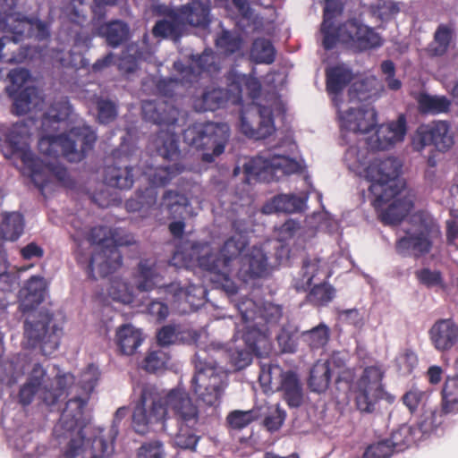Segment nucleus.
<instances>
[{"label": "nucleus", "mask_w": 458, "mask_h": 458, "mask_svg": "<svg viewBox=\"0 0 458 458\" xmlns=\"http://www.w3.org/2000/svg\"><path fill=\"white\" fill-rule=\"evenodd\" d=\"M168 411L176 423H199V408L185 390L173 388L165 392L154 385L145 384L133 411L132 427L139 434H144L152 423L162 422L165 428Z\"/></svg>", "instance_id": "obj_1"}, {"label": "nucleus", "mask_w": 458, "mask_h": 458, "mask_svg": "<svg viewBox=\"0 0 458 458\" xmlns=\"http://www.w3.org/2000/svg\"><path fill=\"white\" fill-rule=\"evenodd\" d=\"M402 165L395 157L375 158L365 169V177L371 182L369 191L371 205L385 225H398L413 208L411 200L395 198L400 190L396 179Z\"/></svg>", "instance_id": "obj_2"}, {"label": "nucleus", "mask_w": 458, "mask_h": 458, "mask_svg": "<svg viewBox=\"0 0 458 458\" xmlns=\"http://www.w3.org/2000/svg\"><path fill=\"white\" fill-rule=\"evenodd\" d=\"M248 244L247 236L242 233H236L228 238L217 253L213 252L207 242H195L191 247L189 258L184 251L177 250L174 252L170 263L175 267H184L196 260L199 267L212 275V282L217 284L227 293L234 294L238 287L230 277L231 263L241 255Z\"/></svg>", "instance_id": "obj_3"}, {"label": "nucleus", "mask_w": 458, "mask_h": 458, "mask_svg": "<svg viewBox=\"0 0 458 458\" xmlns=\"http://www.w3.org/2000/svg\"><path fill=\"white\" fill-rule=\"evenodd\" d=\"M87 400L76 396L67 401L59 421L53 429L54 437L61 443L62 439H69L64 452V458H110L114 446L108 444L104 436L95 437L89 445L81 422Z\"/></svg>", "instance_id": "obj_4"}, {"label": "nucleus", "mask_w": 458, "mask_h": 458, "mask_svg": "<svg viewBox=\"0 0 458 458\" xmlns=\"http://www.w3.org/2000/svg\"><path fill=\"white\" fill-rule=\"evenodd\" d=\"M1 151L5 158L18 157L23 165L22 174L41 191L53 180L63 184H67L70 181L66 167L59 164L45 163L32 152L27 138L14 129L5 135L1 144Z\"/></svg>", "instance_id": "obj_5"}, {"label": "nucleus", "mask_w": 458, "mask_h": 458, "mask_svg": "<svg viewBox=\"0 0 458 458\" xmlns=\"http://www.w3.org/2000/svg\"><path fill=\"white\" fill-rule=\"evenodd\" d=\"M335 8L331 0H326L321 33L322 46L326 50H332L338 42L357 51H366L382 46L383 40L372 28L364 25L357 19H349L337 28L332 21Z\"/></svg>", "instance_id": "obj_6"}, {"label": "nucleus", "mask_w": 458, "mask_h": 458, "mask_svg": "<svg viewBox=\"0 0 458 458\" xmlns=\"http://www.w3.org/2000/svg\"><path fill=\"white\" fill-rule=\"evenodd\" d=\"M179 111L169 101L164 99L147 100L142 103L144 120L157 125L174 126ZM157 154L166 160H174L180 155L179 138L170 128L161 129L152 140Z\"/></svg>", "instance_id": "obj_7"}, {"label": "nucleus", "mask_w": 458, "mask_h": 458, "mask_svg": "<svg viewBox=\"0 0 458 458\" xmlns=\"http://www.w3.org/2000/svg\"><path fill=\"white\" fill-rule=\"evenodd\" d=\"M97 140V135L89 126L72 128L68 133L42 136L38 143V150L46 157H64L69 162H80L86 157Z\"/></svg>", "instance_id": "obj_8"}, {"label": "nucleus", "mask_w": 458, "mask_h": 458, "mask_svg": "<svg viewBox=\"0 0 458 458\" xmlns=\"http://www.w3.org/2000/svg\"><path fill=\"white\" fill-rule=\"evenodd\" d=\"M27 314L23 330L26 345L39 347L43 355H51L60 344L63 330L53 324V315L48 311L36 310Z\"/></svg>", "instance_id": "obj_9"}, {"label": "nucleus", "mask_w": 458, "mask_h": 458, "mask_svg": "<svg viewBox=\"0 0 458 458\" xmlns=\"http://www.w3.org/2000/svg\"><path fill=\"white\" fill-rule=\"evenodd\" d=\"M223 373L217 370L216 362L208 358L205 351L195 354V374L191 387L198 398L208 406L215 405L224 389Z\"/></svg>", "instance_id": "obj_10"}, {"label": "nucleus", "mask_w": 458, "mask_h": 458, "mask_svg": "<svg viewBox=\"0 0 458 458\" xmlns=\"http://www.w3.org/2000/svg\"><path fill=\"white\" fill-rule=\"evenodd\" d=\"M385 376L386 369L379 362L366 366L362 369L353 385L355 405L360 412H374L378 402L387 395L383 383Z\"/></svg>", "instance_id": "obj_11"}, {"label": "nucleus", "mask_w": 458, "mask_h": 458, "mask_svg": "<svg viewBox=\"0 0 458 458\" xmlns=\"http://www.w3.org/2000/svg\"><path fill=\"white\" fill-rule=\"evenodd\" d=\"M243 170L245 182L250 184L255 182L278 181L284 175L301 173L302 167L295 159L286 156L259 155L245 163Z\"/></svg>", "instance_id": "obj_12"}, {"label": "nucleus", "mask_w": 458, "mask_h": 458, "mask_svg": "<svg viewBox=\"0 0 458 458\" xmlns=\"http://www.w3.org/2000/svg\"><path fill=\"white\" fill-rule=\"evenodd\" d=\"M228 136L225 124L210 122L196 123L183 131V140L189 146L197 149H212V153L203 154V160L208 162L224 152Z\"/></svg>", "instance_id": "obj_13"}, {"label": "nucleus", "mask_w": 458, "mask_h": 458, "mask_svg": "<svg viewBox=\"0 0 458 458\" xmlns=\"http://www.w3.org/2000/svg\"><path fill=\"white\" fill-rule=\"evenodd\" d=\"M215 59L212 54L203 53L193 59L191 65H185L181 61L174 62V69L178 72L179 77L160 80L157 84V90L163 96L171 98L174 95V86L178 83L190 87L198 82L204 72L209 75L216 74L220 71V66Z\"/></svg>", "instance_id": "obj_14"}, {"label": "nucleus", "mask_w": 458, "mask_h": 458, "mask_svg": "<svg viewBox=\"0 0 458 458\" xmlns=\"http://www.w3.org/2000/svg\"><path fill=\"white\" fill-rule=\"evenodd\" d=\"M89 241L98 245L92 253L87 266L89 277L96 279L94 272L97 269L100 276L106 277L116 271L123 264V256L116 244H107L106 227L98 226L91 229Z\"/></svg>", "instance_id": "obj_15"}, {"label": "nucleus", "mask_w": 458, "mask_h": 458, "mask_svg": "<svg viewBox=\"0 0 458 458\" xmlns=\"http://www.w3.org/2000/svg\"><path fill=\"white\" fill-rule=\"evenodd\" d=\"M440 394V407L422 413L420 427L426 431L437 430L446 422L448 416L458 414V378L447 377Z\"/></svg>", "instance_id": "obj_16"}, {"label": "nucleus", "mask_w": 458, "mask_h": 458, "mask_svg": "<svg viewBox=\"0 0 458 458\" xmlns=\"http://www.w3.org/2000/svg\"><path fill=\"white\" fill-rule=\"evenodd\" d=\"M454 144L451 124L447 121L435 120L420 124L412 138V148L422 151L426 147L433 146L439 152L448 151Z\"/></svg>", "instance_id": "obj_17"}, {"label": "nucleus", "mask_w": 458, "mask_h": 458, "mask_svg": "<svg viewBox=\"0 0 458 458\" xmlns=\"http://www.w3.org/2000/svg\"><path fill=\"white\" fill-rule=\"evenodd\" d=\"M11 82L10 95L13 99V112L17 115L25 114L37 107L41 101L38 88L27 86L30 72L25 68L13 69L8 73Z\"/></svg>", "instance_id": "obj_18"}, {"label": "nucleus", "mask_w": 458, "mask_h": 458, "mask_svg": "<svg viewBox=\"0 0 458 458\" xmlns=\"http://www.w3.org/2000/svg\"><path fill=\"white\" fill-rule=\"evenodd\" d=\"M236 308L244 323L256 321L269 334L273 329L279 327L284 316L283 306L270 301H265L259 306L256 301L250 298H242Z\"/></svg>", "instance_id": "obj_19"}, {"label": "nucleus", "mask_w": 458, "mask_h": 458, "mask_svg": "<svg viewBox=\"0 0 458 458\" xmlns=\"http://www.w3.org/2000/svg\"><path fill=\"white\" fill-rule=\"evenodd\" d=\"M68 379L69 377L66 375H58L42 388L26 382L19 392L20 403L23 405L30 404L35 394L38 393L42 402L47 406L53 407L67 395Z\"/></svg>", "instance_id": "obj_20"}, {"label": "nucleus", "mask_w": 458, "mask_h": 458, "mask_svg": "<svg viewBox=\"0 0 458 458\" xmlns=\"http://www.w3.org/2000/svg\"><path fill=\"white\" fill-rule=\"evenodd\" d=\"M137 288L140 291L148 292L156 287H163L160 284V276L157 271L156 262L149 259H141L138 265ZM165 292L173 295L176 300L184 297L187 302L191 301V289L181 286L179 283L173 282L164 285Z\"/></svg>", "instance_id": "obj_21"}, {"label": "nucleus", "mask_w": 458, "mask_h": 458, "mask_svg": "<svg viewBox=\"0 0 458 458\" xmlns=\"http://www.w3.org/2000/svg\"><path fill=\"white\" fill-rule=\"evenodd\" d=\"M432 226L425 225L413 231H407L395 242L396 252L403 257H420L429 253L432 249Z\"/></svg>", "instance_id": "obj_22"}, {"label": "nucleus", "mask_w": 458, "mask_h": 458, "mask_svg": "<svg viewBox=\"0 0 458 458\" xmlns=\"http://www.w3.org/2000/svg\"><path fill=\"white\" fill-rule=\"evenodd\" d=\"M190 206V200L185 194L177 191L166 190L161 199L159 209L165 211L169 218L180 220L172 222L168 228L174 238H182L184 233L185 223L183 214Z\"/></svg>", "instance_id": "obj_23"}, {"label": "nucleus", "mask_w": 458, "mask_h": 458, "mask_svg": "<svg viewBox=\"0 0 458 458\" xmlns=\"http://www.w3.org/2000/svg\"><path fill=\"white\" fill-rule=\"evenodd\" d=\"M241 131L249 138L256 140L267 138L275 131L271 112L265 107H259L257 114H242Z\"/></svg>", "instance_id": "obj_24"}, {"label": "nucleus", "mask_w": 458, "mask_h": 458, "mask_svg": "<svg viewBox=\"0 0 458 458\" xmlns=\"http://www.w3.org/2000/svg\"><path fill=\"white\" fill-rule=\"evenodd\" d=\"M267 274V257L261 249L254 247L241 258L237 276L243 283L266 277Z\"/></svg>", "instance_id": "obj_25"}, {"label": "nucleus", "mask_w": 458, "mask_h": 458, "mask_svg": "<svg viewBox=\"0 0 458 458\" xmlns=\"http://www.w3.org/2000/svg\"><path fill=\"white\" fill-rule=\"evenodd\" d=\"M32 19H29L20 13L14 11L13 6L8 7L4 12H0V30L7 31L13 34L8 37L14 45L28 38L31 33Z\"/></svg>", "instance_id": "obj_26"}, {"label": "nucleus", "mask_w": 458, "mask_h": 458, "mask_svg": "<svg viewBox=\"0 0 458 458\" xmlns=\"http://www.w3.org/2000/svg\"><path fill=\"white\" fill-rule=\"evenodd\" d=\"M47 285L44 277L32 276L26 281L19 292V310L22 314L36 311L37 307L43 302Z\"/></svg>", "instance_id": "obj_27"}, {"label": "nucleus", "mask_w": 458, "mask_h": 458, "mask_svg": "<svg viewBox=\"0 0 458 458\" xmlns=\"http://www.w3.org/2000/svg\"><path fill=\"white\" fill-rule=\"evenodd\" d=\"M377 125V112L374 108H350L341 116L342 131L367 133Z\"/></svg>", "instance_id": "obj_28"}, {"label": "nucleus", "mask_w": 458, "mask_h": 458, "mask_svg": "<svg viewBox=\"0 0 458 458\" xmlns=\"http://www.w3.org/2000/svg\"><path fill=\"white\" fill-rule=\"evenodd\" d=\"M428 335L437 351H448L458 342V325L451 318H440L433 324Z\"/></svg>", "instance_id": "obj_29"}, {"label": "nucleus", "mask_w": 458, "mask_h": 458, "mask_svg": "<svg viewBox=\"0 0 458 458\" xmlns=\"http://www.w3.org/2000/svg\"><path fill=\"white\" fill-rule=\"evenodd\" d=\"M421 419L422 414L419 416L415 426L403 424L392 432L390 437L386 440L393 452H403L412 444L421 440L424 435L432 432L426 431L420 427Z\"/></svg>", "instance_id": "obj_30"}, {"label": "nucleus", "mask_w": 458, "mask_h": 458, "mask_svg": "<svg viewBox=\"0 0 458 458\" xmlns=\"http://www.w3.org/2000/svg\"><path fill=\"white\" fill-rule=\"evenodd\" d=\"M250 323L244 327L242 340L246 348L258 357L268 354L271 349L270 334L260 327L256 321H249Z\"/></svg>", "instance_id": "obj_31"}, {"label": "nucleus", "mask_w": 458, "mask_h": 458, "mask_svg": "<svg viewBox=\"0 0 458 458\" xmlns=\"http://www.w3.org/2000/svg\"><path fill=\"white\" fill-rule=\"evenodd\" d=\"M406 134V120L403 115L397 121L381 124L375 133V148L380 150L388 149L396 142L403 140Z\"/></svg>", "instance_id": "obj_32"}, {"label": "nucleus", "mask_w": 458, "mask_h": 458, "mask_svg": "<svg viewBox=\"0 0 458 458\" xmlns=\"http://www.w3.org/2000/svg\"><path fill=\"white\" fill-rule=\"evenodd\" d=\"M176 12L182 27L188 24L193 27L206 28L210 23V8L199 1H192L188 4L182 5Z\"/></svg>", "instance_id": "obj_33"}, {"label": "nucleus", "mask_w": 458, "mask_h": 458, "mask_svg": "<svg viewBox=\"0 0 458 458\" xmlns=\"http://www.w3.org/2000/svg\"><path fill=\"white\" fill-rule=\"evenodd\" d=\"M143 341L141 331L131 324H123L116 329L114 343L123 355L134 354Z\"/></svg>", "instance_id": "obj_34"}, {"label": "nucleus", "mask_w": 458, "mask_h": 458, "mask_svg": "<svg viewBox=\"0 0 458 458\" xmlns=\"http://www.w3.org/2000/svg\"><path fill=\"white\" fill-rule=\"evenodd\" d=\"M133 167L114 163L104 170V182L106 185L119 190H129L134 182Z\"/></svg>", "instance_id": "obj_35"}, {"label": "nucleus", "mask_w": 458, "mask_h": 458, "mask_svg": "<svg viewBox=\"0 0 458 458\" xmlns=\"http://www.w3.org/2000/svg\"><path fill=\"white\" fill-rule=\"evenodd\" d=\"M98 35L106 39L107 46L115 48L130 38L129 25L121 20H113L101 24L98 29Z\"/></svg>", "instance_id": "obj_36"}, {"label": "nucleus", "mask_w": 458, "mask_h": 458, "mask_svg": "<svg viewBox=\"0 0 458 458\" xmlns=\"http://www.w3.org/2000/svg\"><path fill=\"white\" fill-rule=\"evenodd\" d=\"M229 100L228 91L220 87H207L200 97L194 100V107L199 112L216 111Z\"/></svg>", "instance_id": "obj_37"}, {"label": "nucleus", "mask_w": 458, "mask_h": 458, "mask_svg": "<svg viewBox=\"0 0 458 458\" xmlns=\"http://www.w3.org/2000/svg\"><path fill=\"white\" fill-rule=\"evenodd\" d=\"M351 69L344 65H335L326 70V88L329 94L337 95L352 81Z\"/></svg>", "instance_id": "obj_38"}, {"label": "nucleus", "mask_w": 458, "mask_h": 458, "mask_svg": "<svg viewBox=\"0 0 458 458\" xmlns=\"http://www.w3.org/2000/svg\"><path fill=\"white\" fill-rule=\"evenodd\" d=\"M418 108L422 114H439L447 113L451 107V100L445 96L430 95L420 92L416 98Z\"/></svg>", "instance_id": "obj_39"}, {"label": "nucleus", "mask_w": 458, "mask_h": 458, "mask_svg": "<svg viewBox=\"0 0 458 458\" xmlns=\"http://www.w3.org/2000/svg\"><path fill=\"white\" fill-rule=\"evenodd\" d=\"M274 370L280 371L281 381L279 389L283 392L301 386L299 378L293 371L282 372L278 366L262 365L259 376V380L261 386H270L272 384V373Z\"/></svg>", "instance_id": "obj_40"}, {"label": "nucleus", "mask_w": 458, "mask_h": 458, "mask_svg": "<svg viewBox=\"0 0 458 458\" xmlns=\"http://www.w3.org/2000/svg\"><path fill=\"white\" fill-rule=\"evenodd\" d=\"M320 267V259H305L298 277L293 280V287L298 293H306L310 286H312L313 279L318 274Z\"/></svg>", "instance_id": "obj_41"}, {"label": "nucleus", "mask_w": 458, "mask_h": 458, "mask_svg": "<svg viewBox=\"0 0 458 458\" xmlns=\"http://www.w3.org/2000/svg\"><path fill=\"white\" fill-rule=\"evenodd\" d=\"M24 229V219L18 212L5 213L0 224V239L14 242L20 238Z\"/></svg>", "instance_id": "obj_42"}, {"label": "nucleus", "mask_w": 458, "mask_h": 458, "mask_svg": "<svg viewBox=\"0 0 458 458\" xmlns=\"http://www.w3.org/2000/svg\"><path fill=\"white\" fill-rule=\"evenodd\" d=\"M331 381V368L329 361H318L310 369L308 385L310 391L325 392Z\"/></svg>", "instance_id": "obj_43"}, {"label": "nucleus", "mask_w": 458, "mask_h": 458, "mask_svg": "<svg viewBox=\"0 0 458 458\" xmlns=\"http://www.w3.org/2000/svg\"><path fill=\"white\" fill-rule=\"evenodd\" d=\"M168 19L158 20L153 29L152 34L156 38H178L181 37L182 25L178 18L176 11H172L168 14Z\"/></svg>", "instance_id": "obj_44"}, {"label": "nucleus", "mask_w": 458, "mask_h": 458, "mask_svg": "<svg viewBox=\"0 0 458 458\" xmlns=\"http://www.w3.org/2000/svg\"><path fill=\"white\" fill-rule=\"evenodd\" d=\"M250 59L258 64H273L276 59V49L272 42L265 38H255L250 47Z\"/></svg>", "instance_id": "obj_45"}, {"label": "nucleus", "mask_w": 458, "mask_h": 458, "mask_svg": "<svg viewBox=\"0 0 458 458\" xmlns=\"http://www.w3.org/2000/svg\"><path fill=\"white\" fill-rule=\"evenodd\" d=\"M335 296V287L327 282H322L309 288L305 301L313 307L320 308L327 306Z\"/></svg>", "instance_id": "obj_46"}, {"label": "nucleus", "mask_w": 458, "mask_h": 458, "mask_svg": "<svg viewBox=\"0 0 458 458\" xmlns=\"http://www.w3.org/2000/svg\"><path fill=\"white\" fill-rule=\"evenodd\" d=\"M197 425L198 424L185 425L183 423H176L177 432L174 437V445L181 449L195 450L200 438V437L197 435Z\"/></svg>", "instance_id": "obj_47"}, {"label": "nucleus", "mask_w": 458, "mask_h": 458, "mask_svg": "<svg viewBox=\"0 0 458 458\" xmlns=\"http://www.w3.org/2000/svg\"><path fill=\"white\" fill-rule=\"evenodd\" d=\"M452 39V28L445 24H440L435 31L433 42L429 45V54L433 56L444 55L447 52Z\"/></svg>", "instance_id": "obj_48"}, {"label": "nucleus", "mask_w": 458, "mask_h": 458, "mask_svg": "<svg viewBox=\"0 0 458 458\" xmlns=\"http://www.w3.org/2000/svg\"><path fill=\"white\" fill-rule=\"evenodd\" d=\"M93 103L97 109V119L99 123L108 124L116 119L118 105L115 101L103 96H95Z\"/></svg>", "instance_id": "obj_49"}, {"label": "nucleus", "mask_w": 458, "mask_h": 458, "mask_svg": "<svg viewBox=\"0 0 458 458\" xmlns=\"http://www.w3.org/2000/svg\"><path fill=\"white\" fill-rule=\"evenodd\" d=\"M429 398V394L427 391H423L416 386H412L411 389L406 391L401 400L403 404L408 409L411 413H415L419 410H421L422 412L425 411H429L430 409L426 410L425 406Z\"/></svg>", "instance_id": "obj_50"}, {"label": "nucleus", "mask_w": 458, "mask_h": 458, "mask_svg": "<svg viewBox=\"0 0 458 458\" xmlns=\"http://www.w3.org/2000/svg\"><path fill=\"white\" fill-rule=\"evenodd\" d=\"M302 200L295 195L280 194L275 196L266 208L275 212L294 213L301 208Z\"/></svg>", "instance_id": "obj_51"}, {"label": "nucleus", "mask_w": 458, "mask_h": 458, "mask_svg": "<svg viewBox=\"0 0 458 458\" xmlns=\"http://www.w3.org/2000/svg\"><path fill=\"white\" fill-rule=\"evenodd\" d=\"M184 170V166L174 163L166 166H158L155 168L153 174L150 175V182L155 186H165L174 178L182 174Z\"/></svg>", "instance_id": "obj_52"}, {"label": "nucleus", "mask_w": 458, "mask_h": 458, "mask_svg": "<svg viewBox=\"0 0 458 458\" xmlns=\"http://www.w3.org/2000/svg\"><path fill=\"white\" fill-rule=\"evenodd\" d=\"M70 113L71 106L67 100L55 101L43 114L42 124L47 125L64 121L68 118Z\"/></svg>", "instance_id": "obj_53"}, {"label": "nucleus", "mask_w": 458, "mask_h": 458, "mask_svg": "<svg viewBox=\"0 0 458 458\" xmlns=\"http://www.w3.org/2000/svg\"><path fill=\"white\" fill-rule=\"evenodd\" d=\"M216 46L226 55H233L238 52L242 46V38L229 30H224L216 37Z\"/></svg>", "instance_id": "obj_54"}, {"label": "nucleus", "mask_w": 458, "mask_h": 458, "mask_svg": "<svg viewBox=\"0 0 458 458\" xmlns=\"http://www.w3.org/2000/svg\"><path fill=\"white\" fill-rule=\"evenodd\" d=\"M309 342V344L313 349L324 347L330 337V329L324 324L320 323L318 326L304 332L303 334Z\"/></svg>", "instance_id": "obj_55"}, {"label": "nucleus", "mask_w": 458, "mask_h": 458, "mask_svg": "<svg viewBox=\"0 0 458 458\" xmlns=\"http://www.w3.org/2000/svg\"><path fill=\"white\" fill-rule=\"evenodd\" d=\"M168 360L169 357L165 352L161 350L151 351L144 358L141 367L148 372L155 373L164 369Z\"/></svg>", "instance_id": "obj_56"}, {"label": "nucleus", "mask_w": 458, "mask_h": 458, "mask_svg": "<svg viewBox=\"0 0 458 458\" xmlns=\"http://www.w3.org/2000/svg\"><path fill=\"white\" fill-rule=\"evenodd\" d=\"M415 276L420 284L428 288L439 286L445 287L442 273L438 270H431L430 268L424 267L415 271Z\"/></svg>", "instance_id": "obj_57"}, {"label": "nucleus", "mask_w": 458, "mask_h": 458, "mask_svg": "<svg viewBox=\"0 0 458 458\" xmlns=\"http://www.w3.org/2000/svg\"><path fill=\"white\" fill-rule=\"evenodd\" d=\"M181 334L180 325H165L157 333V342L159 346H168L174 344Z\"/></svg>", "instance_id": "obj_58"}, {"label": "nucleus", "mask_w": 458, "mask_h": 458, "mask_svg": "<svg viewBox=\"0 0 458 458\" xmlns=\"http://www.w3.org/2000/svg\"><path fill=\"white\" fill-rule=\"evenodd\" d=\"M16 278L8 273L0 274V309H4L9 302V296L14 290Z\"/></svg>", "instance_id": "obj_59"}, {"label": "nucleus", "mask_w": 458, "mask_h": 458, "mask_svg": "<svg viewBox=\"0 0 458 458\" xmlns=\"http://www.w3.org/2000/svg\"><path fill=\"white\" fill-rule=\"evenodd\" d=\"M396 364L400 373L409 375L418 365V357L413 351L407 349L396 358Z\"/></svg>", "instance_id": "obj_60"}, {"label": "nucleus", "mask_w": 458, "mask_h": 458, "mask_svg": "<svg viewBox=\"0 0 458 458\" xmlns=\"http://www.w3.org/2000/svg\"><path fill=\"white\" fill-rule=\"evenodd\" d=\"M393 453L389 443L384 439L369 445L363 454V458H390Z\"/></svg>", "instance_id": "obj_61"}, {"label": "nucleus", "mask_w": 458, "mask_h": 458, "mask_svg": "<svg viewBox=\"0 0 458 458\" xmlns=\"http://www.w3.org/2000/svg\"><path fill=\"white\" fill-rule=\"evenodd\" d=\"M254 420L251 411H233L226 418L228 425L233 429H242Z\"/></svg>", "instance_id": "obj_62"}, {"label": "nucleus", "mask_w": 458, "mask_h": 458, "mask_svg": "<svg viewBox=\"0 0 458 458\" xmlns=\"http://www.w3.org/2000/svg\"><path fill=\"white\" fill-rule=\"evenodd\" d=\"M242 77V74L237 73L235 72H229L227 73L225 77L227 89H225V90L228 91L229 99L231 98L242 99L243 87V80L241 79Z\"/></svg>", "instance_id": "obj_63"}, {"label": "nucleus", "mask_w": 458, "mask_h": 458, "mask_svg": "<svg viewBox=\"0 0 458 458\" xmlns=\"http://www.w3.org/2000/svg\"><path fill=\"white\" fill-rule=\"evenodd\" d=\"M138 458H164L162 442L159 440H151L142 444L138 451Z\"/></svg>", "instance_id": "obj_64"}]
</instances>
